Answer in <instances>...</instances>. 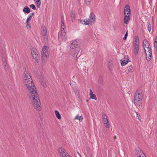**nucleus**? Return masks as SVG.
I'll use <instances>...</instances> for the list:
<instances>
[{
  "instance_id": "1",
  "label": "nucleus",
  "mask_w": 157,
  "mask_h": 157,
  "mask_svg": "<svg viewBox=\"0 0 157 157\" xmlns=\"http://www.w3.org/2000/svg\"><path fill=\"white\" fill-rule=\"evenodd\" d=\"M22 80L23 83L27 88L29 98L32 105L37 110H40L41 109L40 103L39 96L31 77L29 73L26 71L24 72Z\"/></svg>"
},
{
  "instance_id": "2",
  "label": "nucleus",
  "mask_w": 157,
  "mask_h": 157,
  "mask_svg": "<svg viewBox=\"0 0 157 157\" xmlns=\"http://www.w3.org/2000/svg\"><path fill=\"white\" fill-rule=\"evenodd\" d=\"M137 90L135 94L134 101L135 104L138 106H140L142 103V94L141 93Z\"/></svg>"
},
{
  "instance_id": "3",
  "label": "nucleus",
  "mask_w": 157,
  "mask_h": 157,
  "mask_svg": "<svg viewBox=\"0 0 157 157\" xmlns=\"http://www.w3.org/2000/svg\"><path fill=\"white\" fill-rule=\"evenodd\" d=\"M48 47L45 46L43 48L41 53V60L42 63H44L49 56V52L48 51Z\"/></svg>"
},
{
  "instance_id": "4",
  "label": "nucleus",
  "mask_w": 157,
  "mask_h": 157,
  "mask_svg": "<svg viewBox=\"0 0 157 157\" xmlns=\"http://www.w3.org/2000/svg\"><path fill=\"white\" fill-rule=\"evenodd\" d=\"M70 48V50H71L72 52L74 50H76V51H80V48L79 45L78 44V43L75 41H74L71 44Z\"/></svg>"
},
{
  "instance_id": "5",
  "label": "nucleus",
  "mask_w": 157,
  "mask_h": 157,
  "mask_svg": "<svg viewBox=\"0 0 157 157\" xmlns=\"http://www.w3.org/2000/svg\"><path fill=\"white\" fill-rule=\"evenodd\" d=\"M31 53L33 58L35 59L37 63H38L39 60V55L37 51V50L34 48L32 49Z\"/></svg>"
},
{
  "instance_id": "6",
  "label": "nucleus",
  "mask_w": 157,
  "mask_h": 157,
  "mask_svg": "<svg viewBox=\"0 0 157 157\" xmlns=\"http://www.w3.org/2000/svg\"><path fill=\"white\" fill-rule=\"evenodd\" d=\"M143 46L144 51L146 54H147V49L146 48H147V49H148V52H151V47L150 46V44L148 43V42L145 39L144 40L143 42Z\"/></svg>"
},
{
  "instance_id": "7",
  "label": "nucleus",
  "mask_w": 157,
  "mask_h": 157,
  "mask_svg": "<svg viewBox=\"0 0 157 157\" xmlns=\"http://www.w3.org/2000/svg\"><path fill=\"white\" fill-rule=\"evenodd\" d=\"M58 151L61 157H71L67 152L66 150L63 148H60L58 150Z\"/></svg>"
},
{
  "instance_id": "8",
  "label": "nucleus",
  "mask_w": 157,
  "mask_h": 157,
  "mask_svg": "<svg viewBox=\"0 0 157 157\" xmlns=\"http://www.w3.org/2000/svg\"><path fill=\"white\" fill-rule=\"evenodd\" d=\"M124 15H130V9L129 6L127 5L125 6L124 11Z\"/></svg>"
},
{
  "instance_id": "9",
  "label": "nucleus",
  "mask_w": 157,
  "mask_h": 157,
  "mask_svg": "<svg viewBox=\"0 0 157 157\" xmlns=\"http://www.w3.org/2000/svg\"><path fill=\"white\" fill-rule=\"evenodd\" d=\"M42 33L44 36L43 38L44 40H46L47 41L48 40V37L47 35V30L44 27L42 31ZM45 41H46V40H45Z\"/></svg>"
},
{
  "instance_id": "10",
  "label": "nucleus",
  "mask_w": 157,
  "mask_h": 157,
  "mask_svg": "<svg viewBox=\"0 0 157 157\" xmlns=\"http://www.w3.org/2000/svg\"><path fill=\"white\" fill-rule=\"evenodd\" d=\"M79 51H76V50H73V51L72 52L71 50H70L69 52V54L72 56L75 57H77Z\"/></svg>"
},
{
  "instance_id": "11",
  "label": "nucleus",
  "mask_w": 157,
  "mask_h": 157,
  "mask_svg": "<svg viewBox=\"0 0 157 157\" xmlns=\"http://www.w3.org/2000/svg\"><path fill=\"white\" fill-rule=\"evenodd\" d=\"M124 15V23L127 24L129 20L130 19V15Z\"/></svg>"
},
{
  "instance_id": "12",
  "label": "nucleus",
  "mask_w": 157,
  "mask_h": 157,
  "mask_svg": "<svg viewBox=\"0 0 157 157\" xmlns=\"http://www.w3.org/2000/svg\"><path fill=\"white\" fill-rule=\"evenodd\" d=\"M61 37L62 39L63 40H65L67 39V36L66 35V33L64 30H61Z\"/></svg>"
},
{
  "instance_id": "13",
  "label": "nucleus",
  "mask_w": 157,
  "mask_h": 157,
  "mask_svg": "<svg viewBox=\"0 0 157 157\" xmlns=\"http://www.w3.org/2000/svg\"><path fill=\"white\" fill-rule=\"evenodd\" d=\"M70 16L72 21L73 22H74L75 21V15L73 11H72L70 13Z\"/></svg>"
},
{
  "instance_id": "14",
  "label": "nucleus",
  "mask_w": 157,
  "mask_h": 157,
  "mask_svg": "<svg viewBox=\"0 0 157 157\" xmlns=\"http://www.w3.org/2000/svg\"><path fill=\"white\" fill-rule=\"evenodd\" d=\"M146 54V58L147 60H150L151 59V50L150 52H148Z\"/></svg>"
},
{
  "instance_id": "15",
  "label": "nucleus",
  "mask_w": 157,
  "mask_h": 157,
  "mask_svg": "<svg viewBox=\"0 0 157 157\" xmlns=\"http://www.w3.org/2000/svg\"><path fill=\"white\" fill-rule=\"evenodd\" d=\"M23 11L24 13H29L30 12V9L28 7L25 6L23 9Z\"/></svg>"
},
{
  "instance_id": "16",
  "label": "nucleus",
  "mask_w": 157,
  "mask_h": 157,
  "mask_svg": "<svg viewBox=\"0 0 157 157\" xmlns=\"http://www.w3.org/2000/svg\"><path fill=\"white\" fill-rule=\"evenodd\" d=\"M89 19H91L92 22L95 21V16L93 13L91 12L90 13Z\"/></svg>"
},
{
  "instance_id": "17",
  "label": "nucleus",
  "mask_w": 157,
  "mask_h": 157,
  "mask_svg": "<svg viewBox=\"0 0 157 157\" xmlns=\"http://www.w3.org/2000/svg\"><path fill=\"white\" fill-rule=\"evenodd\" d=\"M34 13H32L29 14L26 21V23H28L29 21H30L32 17L34 15Z\"/></svg>"
},
{
  "instance_id": "18",
  "label": "nucleus",
  "mask_w": 157,
  "mask_h": 157,
  "mask_svg": "<svg viewBox=\"0 0 157 157\" xmlns=\"http://www.w3.org/2000/svg\"><path fill=\"white\" fill-rule=\"evenodd\" d=\"M105 126L108 128H110L109 125L108 124V121L107 118L105 119H103Z\"/></svg>"
},
{
  "instance_id": "19",
  "label": "nucleus",
  "mask_w": 157,
  "mask_h": 157,
  "mask_svg": "<svg viewBox=\"0 0 157 157\" xmlns=\"http://www.w3.org/2000/svg\"><path fill=\"white\" fill-rule=\"evenodd\" d=\"M124 59H122L121 60V64L122 66L125 65L128 62V60H125Z\"/></svg>"
},
{
  "instance_id": "20",
  "label": "nucleus",
  "mask_w": 157,
  "mask_h": 157,
  "mask_svg": "<svg viewBox=\"0 0 157 157\" xmlns=\"http://www.w3.org/2000/svg\"><path fill=\"white\" fill-rule=\"evenodd\" d=\"M3 64L4 66V68L6 70H7L8 68V65H7L6 62V60L5 58H4L3 59Z\"/></svg>"
},
{
  "instance_id": "21",
  "label": "nucleus",
  "mask_w": 157,
  "mask_h": 157,
  "mask_svg": "<svg viewBox=\"0 0 157 157\" xmlns=\"http://www.w3.org/2000/svg\"><path fill=\"white\" fill-rule=\"evenodd\" d=\"M55 113L57 118L59 119H61V117L59 112L57 110H55Z\"/></svg>"
},
{
  "instance_id": "22",
  "label": "nucleus",
  "mask_w": 157,
  "mask_h": 157,
  "mask_svg": "<svg viewBox=\"0 0 157 157\" xmlns=\"http://www.w3.org/2000/svg\"><path fill=\"white\" fill-rule=\"evenodd\" d=\"M91 21V19H89V18L88 19H85L84 24L85 25H87L92 22Z\"/></svg>"
},
{
  "instance_id": "23",
  "label": "nucleus",
  "mask_w": 157,
  "mask_h": 157,
  "mask_svg": "<svg viewBox=\"0 0 157 157\" xmlns=\"http://www.w3.org/2000/svg\"><path fill=\"white\" fill-rule=\"evenodd\" d=\"M128 72H132L133 71V68L132 66H130L127 67Z\"/></svg>"
},
{
  "instance_id": "24",
  "label": "nucleus",
  "mask_w": 157,
  "mask_h": 157,
  "mask_svg": "<svg viewBox=\"0 0 157 157\" xmlns=\"http://www.w3.org/2000/svg\"><path fill=\"white\" fill-rule=\"evenodd\" d=\"M41 0H36V5L37 6L38 8L40 7V5L41 4L40 1Z\"/></svg>"
},
{
  "instance_id": "25",
  "label": "nucleus",
  "mask_w": 157,
  "mask_h": 157,
  "mask_svg": "<svg viewBox=\"0 0 157 157\" xmlns=\"http://www.w3.org/2000/svg\"><path fill=\"white\" fill-rule=\"evenodd\" d=\"M147 25H148V27H147V29L149 31V32H150V31L151 30V25L150 22H148L147 23Z\"/></svg>"
},
{
  "instance_id": "26",
  "label": "nucleus",
  "mask_w": 157,
  "mask_h": 157,
  "mask_svg": "<svg viewBox=\"0 0 157 157\" xmlns=\"http://www.w3.org/2000/svg\"><path fill=\"white\" fill-rule=\"evenodd\" d=\"M140 151L141 152V151L140 150ZM139 151L137 152V153H139ZM141 154L139 155V157H146L145 154L143 152H141Z\"/></svg>"
},
{
  "instance_id": "27",
  "label": "nucleus",
  "mask_w": 157,
  "mask_h": 157,
  "mask_svg": "<svg viewBox=\"0 0 157 157\" xmlns=\"http://www.w3.org/2000/svg\"><path fill=\"white\" fill-rule=\"evenodd\" d=\"M90 98L91 99H92L95 100H97V98L96 95L94 94L91 95V96H90Z\"/></svg>"
},
{
  "instance_id": "28",
  "label": "nucleus",
  "mask_w": 157,
  "mask_h": 157,
  "mask_svg": "<svg viewBox=\"0 0 157 157\" xmlns=\"http://www.w3.org/2000/svg\"><path fill=\"white\" fill-rule=\"evenodd\" d=\"M139 48H135L134 49V52L135 53L136 55L137 54L139 50Z\"/></svg>"
},
{
  "instance_id": "29",
  "label": "nucleus",
  "mask_w": 157,
  "mask_h": 157,
  "mask_svg": "<svg viewBox=\"0 0 157 157\" xmlns=\"http://www.w3.org/2000/svg\"><path fill=\"white\" fill-rule=\"evenodd\" d=\"M128 31H127L125 34L124 35V37H123V39L124 40H125L126 39L127 37L128 36Z\"/></svg>"
},
{
  "instance_id": "30",
  "label": "nucleus",
  "mask_w": 157,
  "mask_h": 157,
  "mask_svg": "<svg viewBox=\"0 0 157 157\" xmlns=\"http://www.w3.org/2000/svg\"><path fill=\"white\" fill-rule=\"evenodd\" d=\"M64 17L63 16H61V23H62V24H63V23H64Z\"/></svg>"
},
{
  "instance_id": "31",
  "label": "nucleus",
  "mask_w": 157,
  "mask_h": 157,
  "mask_svg": "<svg viewBox=\"0 0 157 157\" xmlns=\"http://www.w3.org/2000/svg\"><path fill=\"white\" fill-rule=\"evenodd\" d=\"M30 7L34 10H35L36 9V7L34 4H33L30 5Z\"/></svg>"
},
{
  "instance_id": "32",
  "label": "nucleus",
  "mask_w": 157,
  "mask_h": 157,
  "mask_svg": "<svg viewBox=\"0 0 157 157\" xmlns=\"http://www.w3.org/2000/svg\"><path fill=\"white\" fill-rule=\"evenodd\" d=\"M135 43H139V39L138 36H135Z\"/></svg>"
},
{
  "instance_id": "33",
  "label": "nucleus",
  "mask_w": 157,
  "mask_h": 157,
  "mask_svg": "<svg viewBox=\"0 0 157 157\" xmlns=\"http://www.w3.org/2000/svg\"><path fill=\"white\" fill-rule=\"evenodd\" d=\"M65 28V26L64 25V23H63V24L61 23V30H64V29Z\"/></svg>"
},
{
  "instance_id": "34",
  "label": "nucleus",
  "mask_w": 157,
  "mask_h": 157,
  "mask_svg": "<svg viewBox=\"0 0 157 157\" xmlns=\"http://www.w3.org/2000/svg\"><path fill=\"white\" fill-rule=\"evenodd\" d=\"M102 117L103 119H105L106 118H107V117L104 113L102 114Z\"/></svg>"
},
{
  "instance_id": "35",
  "label": "nucleus",
  "mask_w": 157,
  "mask_h": 157,
  "mask_svg": "<svg viewBox=\"0 0 157 157\" xmlns=\"http://www.w3.org/2000/svg\"><path fill=\"white\" fill-rule=\"evenodd\" d=\"M134 46L135 48H139V43H135Z\"/></svg>"
},
{
  "instance_id": "36",
  "label": "nucleus",
  "mask_w": 157,
  "mask_h": 157,
  "mask_svg": "<svg viewBox=\"0 0 157 157\" xmlns=\"http://www.w3.org/2000/svg\"><path fill=\"white\" fill-rule=\"evenodd\" d=\"M25 24L26 25V26L28 29H30V25L28 23H26V22H25Z\"/></svg>"
},
{
  "instance_id": "37",
  "label": "nucleus",
  "mask_w": 157,
  "mask_h": 157,
  "mask_svg": "<svg viewBox=\"0 0 157 157\" xmlns=\"http://www.w3.org/2000/svg\"><path fill=\"white\" fill-rule=\"evenodd\" d=\"M154 47L157 50V42H154Z\"/></svg>"
},
{
  "instance_id": "38",
  "label": "nucleus",
  "mask_w": 157,
  "mask_h": 157,
  "mask_svg": "<svg viewBox=\"0 0 157 157\" xmlns=\"http://www.w3.org/2000/svg\"><path fill=\"white\" fill-rule=\"evenodd\" d=\"M79 121L80 122L82 121L83 119V117L82 116H81L79 117Z\"/></svg>"
},
{
  "instance_id": "39",
  "label": "nucleus",
  "mask_w": 157,
  "mask_h": 157,
  "mask_svg": "<svg viewBox=\"0 0 157 157\" xmlns=\"http://www.w3.org/2000/svg\"><path fill=\"white\" fill-rule=\"evenodd\" d=\"M93 94V92L91 89L90 90V93H89V95L90 96H91V95Z\"/></svg>"
},
{
  "instance_id": "40",
  "label": "nucleus",
  "mask_w": 157,
  "mask_h": 157,
  "mask_svg": "<svg viewBox=\"0 0 157 157\" xmlns=\"http://www.w3.org/2000/svg\"><path fill=\"white\" fill-rule=\"evenodd\" d=\"M79 117L78 116V115H77L75 117V120H76V119L79 120Z\"/></svg>"
},
{
  "instance_id": "41",
  "label": "nucleus",
  "mask_w": 157,
  "mask_h": 157,
  "mask_svg": "<svg viewBox=\"0 0 157 157\" xmlns=\"http://www.w3.org/2000/svg\"><path fill=\"white\" fill-rule=\"evenodd\" d=\"M154 42H157V36L155 37V39Z\"/></svg>"
},
{
  "instance_id": "42",
  "label": "nucleus",
  "mask_w": 157,
  "mask_h": 157,
  "mask_svg": "<svg viewBox=\"0 0 157 157\" xmlns=\"http://www.w3.org/2000/svg\"><path fill=\"white\" fill-rule=\"evenodd\" d=\"M147 50H146V53H147L148 52V49H147V48H146Z\"/></svg>"
},
{
  "instance_id": "43",
  "label": "nucleus",
  "mask_w": 157,
  "mask_h": 157,
  "mask_svg": "<svg viewBox=\"0 0 157 157\" xmlns=\"http://www.w3.org/2000/svg\"><path fill=\"white\" fill-rule=\"evenodd\" d=\"M77 153L78 154V155H80V154L78 152H77Z\"/></svg>"
},
{
  "instance_id": "44",
  "label": "nucleus",
  "mask_w": 157,
  "mask_h": 157,
  "mask_svg": "<svg viewBox=\"0 0 157 157\" xmlns=\"http://www.w3.org/2000/svg\"><path fill=\"white\" fill-rule=\"evenodd\" d=\"M44 87H46V85H45V86L44 85Z\"/></svg>"
}]
</instances>
